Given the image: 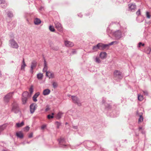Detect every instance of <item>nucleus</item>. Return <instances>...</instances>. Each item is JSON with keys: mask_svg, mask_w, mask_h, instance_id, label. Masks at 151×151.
<instances>
[{"mask_svg": "<svg viewBox=\"0 0 151 151\" xmlns=\"http://www.w3.org/2000/svg\"><path fill=\"white\" fill-rule=\"evenodd\" d=\"M30 96L31 95H29L28 92L27 91L24 92L22 94V98L23 104H25L26 102L27 98Z\"/></svg>", "mask_w": 151, "mask_h": 151, "instance_id": "1", "label": "nucleus"}, {"mask_svg": "<svg viewBox=\"0 0 151 151\" xmlns=\"http://www.w3.org/2000/svg\"><path fill=\"white\" fill-rule=\"evenodd\" d=\"M55 27L59 32H62L63 31V28L61 24L59 22H55Z\"/></svg>", "mask_w": 151, "mask_h": 151, "instance_id": "2", "label": "nucleus"}, {"mask_svg": "<svg viewBox=\"0 0 151 151\" xmlns=\"http://www.w3.org/2000/svg\"><path fill=\"white\" fill-rule=\"evenodd\" d=\"M72 99L73 103L76 104L78 106H81V104L79 99L76 96H72Z\"/></svg>", "mask_w": 151, "mask_h": 151, "instance_id": "3", "label": "nucleus"}, {"mask_svg": "<svg viewBox=\"0 0 151 151\" xmlns=\"http://www.w3.org/2000/svg\"><path fill=\"white\" fill-rule=\"evenodd\" d=\"M114 75L115 77L119 78H122L121 73L118 70H115L114 73Z\"/></svg>", "mask_w": 151, "mask_h": 151, "instance_id": "4", "label": "nucleus"}, {"mask_svg": "<svg viewBox=\"0 0 151 151\" xmlns=\"http://www.w3.org/2000/svg\"><path fill=\"white\" fill-rule=\"evenodd\" d=\"M12 95V93H10L7 94L4 97V101L6 102H9V99L11 98Z\"/></svg>", "mask_w": 151, "mask_h": 151, "instance_id": "5", "label": "nucleus"}, {"mask_svg": "<svg viewBox=\"0 0 151 151\" xmlns=\"http://www.w3.org/2000/svg\"><path fill=\"white\" fill-rule=\"evenodd\" d=\"M99 47V49L104 50L106 47L108 46V45H104L101 43H99L97 44Z\"/></svg>", "mask_w": 151, "mask_h": 151, "instance_id": "6", "label": "nucleus"}, {"mask_svg": "<svg viewBox=\"0 0 151 151\" xmlns=\"http://www.w3.org/2000/svg\"><path fill=\"white\" fill-rule=\"evenodd\" d=\"M12 111L15 113H16L18 111V108L17 104L14 103L13 105Z\"/></svg>", "mask_w": 151, "mask_h": 151, "instance_id": "7", "label": "nucleus"}, {"mask_svg": "<svg viewBox=\"0 0 151 151\" xmlns=\"http://www.w3.org/2000/svg\"><path fill=\"white\" fill-rule=\"evenodd\" d=\"M37 105L35 104H32L30 106V111L31 113H33L37 108Z\"/></svg>", "mask_w": 151, "mask_h": 151, "instance_id": "8", "label": "nucleus"}, {"mask_svg": "<svg viewBox=\"0 0 151 151\" xmlns=\"http://www.w3.org/2000/svg\"><path fill=\"white\" fill-rule=\"evenodd\" d=\"M114 34L115 36L117 39H119L121 37L122 32L119 30L115 32L114 33Z\"/></svg>", "mask_w": 151, "mask_h": 151, "instance_id": "9", "label": "nucleus"}, {"mask_svg": "<svg viewBox=\"0 0 151 151\" xmlns=\"http://www.w3.org/2000/svg\"><path fill=\"white\" fill-rule=\"evenodd\" d=\"M64 43L65 46L67 47H71L74 46L73 43L69 41H65Z\"/></svg>", "mask_w": 151, "mask_h": 151, "instance_id": "10", "label": "nucleus"}, {"mask_svg": "<svg viewBox=\"0 0 151 151\" xmlns=\"http://www.w3.org/2000/svg\"><path fill=\"white\" fill-rule=\"evenodd\" d=\"M11 44L12 46L14 48H17L18 47V45L17 43L14 40H12L11 41Z\"/></svg>", "mask_w": 151, "mask_h": 151, "instance_id": "11", "label": "nucleus"}, {"mask_svg": "<svg viewBox=\"0 0 151 151\" xmlns=\"http://www.w3.org/2000/svg\"><path fill=\"white\" fill-rule=\"evenodd\" d=\"M46 76L48 77L49 78H53L54 77V73L50 71L46 72Z\"/></svg>", "mask_w": 151, "mask_h": 151, "instance_id": "12", "label": "nucleus"}, {"mask_svg": "<svg viewBox=\"0 0 151 151\" xmlns=\"http://www.w3.org/2000/svg\"><path fill=\"white\" fill-rule=\"evenodd\" d=\"M36 63L35 62H32L31 63V66L30 72L32 73H33V70L36 66Z\"/></svg>", "mask_w": 151, "mask_h": 151, "instance_id": "13", "label": "nucleus"}, {"mask_svg": "<svg viewBox=\"0 0 151 151\" xmlns=\"http://www.w3.org/2000/svg\"><path fill=\"white\" fill-rule=\"evenodd\" d=\"M107 56V53L104 52H101L100 54V57L102 59H104L106 58Z\"/></svg>", "mask_w": 151, "mask_h": 151, "instance_id": "14", "label": "nucleus"}, {"mask_svg": "<svg viewBox=\"0 0 151 151\" xmlns=\"http://www.w3.org/2000/svg\"><path fill=\"white\" fill-rule=\"evenodd\" d=\"M128 6L129 10L131 11H132V10L135 9L136 8V5L133 4H129Z\"/></svg>", "mask_w": 151, "mask_h": 151, "instance_id": "15", "label": "nucleus"}, {"mask_svg": "<svg viewBox=\"0 0 151 151\" xmlns=\"http://www.w3.org/2000/svg\"><path fill=\"white\" fill-rule=\"evenodd\" d=\"M50 90L48 89L44 90L43 92V94L44 95L46 96L48 95L50 93Z\"/></svg>", "mask_w": 151, "mask_h": 151, "instance_id": "16", "label": "nucleus"}, {"mask_svg": "<svg viewBox=\"0 0 151 151\" xmlns=\"http://www.w3.org/2000/svg\"><path fill=\"white\" fill-rule=\"evenodd\" d=\"M40 95V93L39 92H37L36 93L33 97V100L34 102H36L37 101V98Z\"/></svg>", "mask_w": 151, "mask_h": 151, "instance_id": "17", "label": "nucleus"}, {"mask_svg": "<svg viewBox=\"0 0 151 151\" xmlns=\"http://www.w3.org/2000/svg\"><path fill=\"white\" fill-rule=\"evenodd\" d=\"M26 66L25 63L24 59V58L23 60L22 63L21 65V69L22 70H24L25 67Z\"/></svg>", "mask_w": 151, "mask_h": 151, "instance_id": "18", "label": "nucleus"}, {"mask_svg": "<svg viewBox=\"0 0 151 151\" xmlns=\"http://www.w3.org/2000/svg\"><path fill=\"white\" fill-rule=\"evenodd\" d=\"M16 135L18 137L20 138H22L23 137V134L21 132H17Z\"/></svg>", "mask_w": 151, "mask_h": 151, "instance_id": "19", "label": "nucleus"}, {"mask_svg": "<svg viewBox=\"0 0 151 151\" xmlns=\"http://www.w3.org/2000/svg\"><path fill=\"white\" fill-rule=\"evenodd\" d=\"M34 22L35 24L38 25L41 23V21L40 19L36 18L35 19Z\"/></svg>", "mask_w": 151, "mask_h": 151, "instance_id": "20", "label": "nucleus"}, {"mask_svg": "<svg viewBox=\"0 0 151 151\" xmlns=\"http://www.w3.org/2000/svg\"><path fill=\"white\" fill-rule=\"evenodd\" d=\"M59 142L60 144L61 145H65L64 144V143L65 142V141L64 139L63 138H60L59 140Z\"/></svg>", "mask_w": 151, "mask_h": 151, "instance_id": "21", "label": "nucleus"}, {"mask_svg": "<svg viewBox=\"0 0 151 151\" xmlns=\"http://www.w3.org/2000/svg\"><path fill=\"white\" fill-rule=\"evenodd\" d=\"M43 77V74L42 73H39L37 74V78L39 80H42Z\"/></svg>", "mask_w": 151, "mask_h": 151, "instance_id": "22", "label": "nucleus"}, {"mask_svg": "<svg viewBox=\"0 0 151 151\" xmlns=\"http://www.w3.org/2000/svg\"><path fill=\"white\" fill-rule=\"evenodd\" d=\"M24 125V122H22L21 123H17L16 124V126L18 127H22Z\"/></svg>", "mask_w": 151, "mask_h": 151, "instance_id": "23", "label": "nucleus"}, {"mask_svg": "<svg viewBox=\"0 0 151 151\" xmlns=\"http://www.w3.org/2000/svg\"><path fill=\"white\" fill-rule=\"evenodd\" d=\"M63 113L61 112H59L57 115L56 117L58 119H60L61 118V117L63 115Z\"/></svg>", "mask_w": 151, "mask_h": 151, "instance_id": "24", "label": "nucleus"}, {"mask_svg": "<svg viewBox=\"0 0 151 151\" xmlns=\"http://www.w3.org/2000/svg\"><path fill=\"white\" fill-rule=\"evenodd\" d=\"M138 100L140 101H142L143 99V97L141 95H138Z\"/></svg>", "mask_w": 151, "mask_h": 151, "instance_id": "25", "label": "nucleus"}, {"mask_svg": "<svg viewBox=\"0 0 151 151\" xmlns=\"http://www.w3.org/2000/svg\"><path fill=\"white\" fill-rule=\"evenodd\" d=\"M143 118L142 115H140L139 118L138 119V123H140L142 122L143 121Z\"/></svg>", "mask_w": 151, "mask_h": 151, "instance_id": "26", "label": "nucleus"}, {"mask_svg": "<svg viewBox=\"0 0 151 151\" xmlns=\"http://www.w3.org/2000/svg\"><path fill=\"white\" fill-rule=\"evenodd\" d=\"M93 49L94 51H97L99 49V47L97 46V45L95 46H94L93 47Z\"/></svg>", "mask_w": 151, "mask_h": 151, "instance_id": "27", "label": "nucleus"}, {"mask_svg": "<svg viewBox=\"0 0 151 151\" xmlns=\"http://www.w3.org/2000/svg\"><path fill=\"white\" fill-rule=\"evenodd\" d=\"M29 91L30 92V94H29V95L31 96V94L33 92V87L32 86H31V87H30L29 89Z\"/></svg>", "mask_w": 151, "mask_h": 151, "instance_id": "28", "label": "nucleus"}, {"mask_svg": "<svg viewBox=\"0 0 151 151\" xmlns=\"http://www.w3.org/2000/svg\"><path fill=\"white\" fill-rule=\"evenodd\" d=\"M50 30L52 32H54L55 31V29L53 26H50L49 27Z\"/></svg>", "mask_w": 151, "mask_h": 151, "instance_id": "29", "label": "nucleus"}, {"mask_svg": "<svg viewBox=\"0 0 151 151\" xmlns=\"http://www.w3.org/2000/svg\"><path fill=\"white\" fill-rule=\"evenodd\" d=\"M146 15L148 19L150 18L151 15L150 13L149 12H146Z\"/></svg>", "mask_w": 151, "mask_h": 151, "instance_id": "30", "label": "nucleus"}, {"mask_svg": "<svg viewBox=\"0 0 151 151\" xmlns=\"http://www.w3.org/2000/svg\"><path fill=\"white\" fill-rule=\"evenodd\" d=\"M55 124L57 126V128H59L60 126L61 125L60 123L58 122H56L55 123Z\"/></svg>", "mask_w": 151, "mask_h": 151, "instance_id": "31", "label": "nucleus"}, {"mask_svg": "<svg viewBox=\"0 0 151 151\" xmlns=\"http://www.w3.org/2000/svg\"><path fill=\"white\" fill-rule=\"evenodd\" d=\"M95 61L96 62L99 63L101 62V60L99 58L96 57L95 59Z\"/></svg>", "mask_w": 151, "mask_h": 151, "instance_id": "32", "label": "nucleus"}, {"mask_svg": "<svg viewBox=\"0 0 151 151\" xmlns=\"http://www.w3.org/2000/svg\"><path fill=\"white\" fill-rule=\"evenodd\" d=\"M7 15L8 16L10 17H12L13 16L12 14L10 12H8L7 14Z\"/></svg>", "mask_w": 151, "mask_h": 151, "instance_id": "33", "label": "nucleus"}, {"mask_svg": "<svg viewBox=\"0 0 151 151\" xmlns=\"http://www.w3.org/2000/svg\"><path fill=\"white\" fill-rule=\"evenodd\" d=\"M52 85L54 88H55L57 87L58 84L56 82H53L52 83Z\"/></svg>", "mask_w": 151, "mask_h": 151, "instance_id": "34", "label": "nucleus"}, {"mask_svg": "<svg viewBox=\"0 0 151 151\" xmlns=\"http://www.w3.org/2000/svg\"><path fill=\"white\" fill-rule=\"evenodd\" d=\"M52 115H49L47 116V118L48 119H50L51 118H53V115H54V113H52Z\"/></svg>", "mask_w": 151, "mask_h": 151, "instance_id": "35", "label": "nucleus"}, {"mask_svg": "<svg viewBox=\"0 0 151 151\" xmlns=\"http://www.w3.org/2000/svg\"><path fill=\"white\" fill-rule=\"evenodd\" d=\"M47 66H44V68L43 69V71L44 72H46L47 71Z\"/></svg>", "mask_w": 151, "mask_h": 151, "instance_id": "36", "label": "nucleus"}, {"mask_svg": "<svg viewBox=\"0 0 151 151\" xmlns=\"http://www.w3.org/2000/svg\"><path fill=\"white\" fill-rule=\"evenodd\" d=\"M136 14L137 15H139L141 14V12L140 9H139L138 10Z\"/></svg>", "mask_w": 151, "mask_h": 151, "instance_id": "37", "label": "nucleus"}, {"mask_svg": "<svg viewBox=\"0 0 151 151\" xmlns=\"http://www.w3.org/2000/svg\"><path fill=\"white\" fill-rule=\"evenodd\" d=\"M29 129V126H27L25 127L24 130L26 131H28Z\"/></svg>", "mask_w": 151, "mask_h": 151, "instance_id": "38", "label": "nucleus"}, {"mask_svg": "<svg viewBox=\"0 0 151 151\" xmlns=\"http://www.w3.org/2000/svg\"><path fill=\"white\" fill-rule=\"evenodd\" d=\"M0 3L1 4H4L6 5V2L4 1V0H0Z\"/></svg>", "mask_w": 151, "mask_h": 151, "instance_id": "39", "label": "nucleus"}, {"mask_svg": "<svg viewBox=\"0 0 151 151\" xmlns=\"http://www.w3.org/2000/svg\"><path fill=\"white\" fill-rule=\"evenodd\" d=\"M142 45V46H144L145 45L144 44H142V43L140 42L139 43V47H140L141 45Z\"/></svg>", "mask_w": 151, "mask_h": 151, "instance_id": "40", "label": "nucleus"}, {"mask_svg": "<svg viewBox=\"0 0 151 151\" xmlns=\"http://www.w3.org/2000/svg\"><path fill=\"white\" fill-rule=\"evenodd\" d=\"M33 136V133H30L28 136V137L29 138H32Z\"/></svg>", "mask_w": 151, "mask_h": 151, "instance_id": "41", "label": "nucleus"}, {"mask_svg": "<svg viewBox=\"0 0 151 151\" xmlns=\"http://www.w3.org/2000/svg\"><path fill=\"white\" fill-rule=\"evenodd\" d=\"M151 50V49L150 47L147 48V53H149Z\"/></svg>", "mask_w": 151, "mask_h": 151, "instance_id": "42", "label": "nucleus"}, {"mask_svg": "<svg viewBox=\"0 0 151 151\" xmlns=\"http://www.w3.org/2000/svg\"><path fill=\"white\" fill-rule=\"evenodd\" d=\"M46 127V125H42L41 127V128L42 129H44Z\"/></svg>", "mask_w": 151, "mask_h": 151, "instance_id": "43", "label": "nucleus"}, {"mask_svg": "<svg viewBox=\"0 0 151 151\" xmlns=\"http://www.w3.org/2000/svg\"><path fill=\"white\" fill-rule=\"evenodd\" d=\"M114 44V42H113H113H111L109 44V45H108V46L109 45H113Z\"/></svg>", "mask_w": 151, "mask_h": 151, "instance_id": "44", "label": "nucleus"}, {"mask_svg": "<svg viewBox=\"0 0 151 151\" xmlns=\"http://www.w3.org/2000/svg\"><path fill=\"white\" fill-rule=\"evenodd\" d=\"M44 66H47L46 62L45 60H44Z\"/></svg>", "mask_w": 151, "mask_h": 151, "instance_id": "45", "label": "nucleus"}, {"mask_svg": "<svg viewBox=\"0 0 151 151\" xmlns=\"http://www.w3.org/2000/svg\"><path fill=\"white\" fill-rule=\"evenodd\" d=\"M114 43L115 44H117L118 43V42L116 41H113Z\"/></svg>", "mask_w": 151, "mask_h": 151, "instance_id": "46", "label": "nucleus"}, {"mask_svg": "<svg viewBox=\"0 0 151 151\" xmlns=\"http://www.w3.org/2000/svg\"><path fill=\"white\" fill-rule=\"evenodd\" d=\"M143 92L145 94L147 95L148 94V93L147 91H143Z\"/></svg>", "mask_w": 151, "mask_h": 151, "instance_id": "47", "label": "nucleus"}, {"mask_svg": "<svg viewBox=\"0 0 151 151\" xmlns=\"http://www.w3.org/2000/svg\"><path fill=\"white\" fill-rule=\"evenodd\" d=\"M54 50H57L58 49V47H56V48H54L53 49Z\"/></svg>", "mask_w": 151, "mask_h": 151, "instance_id": "48", "label": "nucleus"}, {"mask_svg": "<svg viewBox=\"0 0 151 151\" xmlns=\"http://www.w3.org/2000/svg\"><path fill=\"white\" fill-rule=\"evenodd\" d=\"M139 130L142 129V127H139Z\"/></svg>", "mask_w": 151, "mask_h": 151, "instance_id": "49", "label": "nucleus"}, {"mask_svg": "<svg viewBox=\"0 0 151 151\" xmlns=\"http://www.w3.org/2000/svg\"><path fill=\"white\" fill-rule=\"evenodd\" d=\"M1 76H2V74L1 73V72H0V77H1Z\"/></svg>", "mask_w": 151, "mask_h": 151, "instance_id": "50", "label": "nucleus"}, {"mask_svg": "<svg viewBox=\"0 0 151 151\" xmlns=\"http://www.w3.org/2000/svg\"><path fill=\"white\" fill-rule=\"evenodd\" d=\"M48 109H48V108H47V109H46V111H48Z\"/></svg>", "mask_w": 151, "mask_h": 151, "instance_id": "51", "label": "nucleus"}]
</instances>
